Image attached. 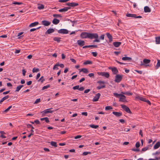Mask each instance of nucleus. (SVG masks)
<instances>
[{"instance_id": "09e8293b", "label": "nucleus", "mask_w": 160, "mask_h": 160, "mask_svg": "<svg viewBox=\"0 0 160 160\" xmlns=\"http://www.w3.org/2000/svg\"><path fill=\"white\" fill-rule=\"evenodd\" d=\"M91 152H84L82 153V155L84 156H86V155H87L88 154H91Z\"/></svg>"}, {"instance_id": "a211bd4d", "label": "nucleus", "mask_w": 160, "mask_h": 160, "mask_svg": "<svg viewBox=\"0 0 160 160\" xmlns=\"http://www.w3.org/2000/svg\"><path fill=\"white\" fill-rule=\"evenodd\" d=\"M121 44V42H115L113 43V44L115 47H118Z\"/></svg>"}, {"instance_id": "5fc2aeb1", "label": "nucleus", "mask_w": 160, "mask_h": 160, "mask_svg": "<svg viewBox=\"0 0 160 160\" xmlns=\"http://www.w3.org/2000/svg\"><path fill=\"white\" fill-rule=\"evenodd\" d=\"M140 146V143L139 142H137L135 144V146L137 148H139Z\"/></svg>"}, {"instance_id": "bf43d9fd", "label": "nucleus", "mask_w": 160, "mask_h": 160, "mask_svg": "<svg viewBox=\"0 0 160 160\" xmlns=\"http://www.w3.org/2000/svg\"><path fill=\"white\" fill-rule=\"evenodd\" d=\"M79 88V85H77L75 86H74L72 88L74 90H76L78 89V90Z\"/></svg>"}, {"instance_id": "39448f33", "label": "nucleus", "mask_w": 160, "mask_h": 160, "mask_svg": "<svg viewBox=\"0 0 160 160\" xmlns=\"http://www.w3.org/2000/svg\"><path fill=\"white\" fill-rule=\"evenodd\" d=\"M122 79V76L121 75L118 74L115 76V81L117 83L119 82Z\"/></svg>"}, {"instance_id": "6e6d98bb", "label": "nucleus", "mask_w": 160, "mask_h": 160, "mask_svg": "<svg viewBox=\"0 0 160 160\" xmlns=\"http://www.w3.org/2000/svg\"><path fill=\"white\" fill-rule=\"evenodd\" d=\"M58 63H57L55 65H54V66L53 67V69L54 70L56 69H58Z\"/></svg>"}, {"instance_id": "052dcab7", "label": "nucleus", "mask_w": 160, "mask_h": 160, "mask_svg": "<svg viewBox=\"0 0 160 160\" xmlns=\"http://www.w3.org/2000/svg\"><path fill=\"white\" fill-rule=\"evenodd\" d=\"M92 54L94 57H96L97 55V53L96 52H91Z\"/></svg>"}, {"instance_id": "ddd939ff", "label": "nucleus", "mask_w": 160, "mask_h": 160, "mask_svg": "<svg viewBox=\"0 0 160 160\" xmlns=\"http://www.w3.org/2000/svg\"><path fill=\"white\" fill-rule=\"evenodd\" d=\"M42 24L45 26H48L50 24L51 22L46 20H43L42 21Z\"/></svg>"}, {"instance_id": "4d7b16f0", "label": "nucleus", "mask_w": 160, "mask_h": 160, "mask_svg": "<svg viewBox=\"0 0 160 160\" xmlns=\"http://www.w3.org/2000/svg\"><path fill=\"white\" fill-rule=\"evenodd\" d=\"M132 151L135 152H139L140 150L138 148H132L131 149Z\"/></svg>"}, {"instance_id": "69168bd1", "label": "nucleus", "mask_w": 160, "mask_h": 160, "mask_svg": "<svg viewBox=\"0 0 160 160\" xmlns=\"http://www.w3.org/2000/svg\"><path fill=\"white\" fill-rule=\"evenodd\" d=\"M97 83L99 84H105V82L102 81H99L97 82Z\"/></svg>"}, {"instance_id": "f03ea898", "label": "nucleus", "mask_w": 160, "mask_h": 160, "mask_svg": "<svg viewBox=\"0 0 160 160\" xmlns=\"http://www.w3.org/2000/svg\"><path fill=\"white\" fill-rule=\"evenodd\" d=\"M113 95L114 96L118 98L119 97H120L119 98V101L121 102H127L126 99V96L122 94H118L117 93H114Z\"/></svg>"}, {"instance_id": "c85d7f7f", "label": "nucleus", "mask_w": 160, "mask_h": 160, "mask_svg": "<svg viewBox=\"0 0 160 160\" xmlns=\"http://www.w3.org/2000/svg\"><path fill=\"white\" fill-rule=\"evenodd\" d=\"M41 121L45 120L47 123H48L49 122L48 118L47 117H45L42 118H40Z\"/></svg>"}, {"instance_id": "0eeeda50", "label": "nucleus", "mask_w": 160, "mask_h": 160, "mask_svg": "<svg viewBox=\"0 0 160 160\" xmlns=\"http://www.w3.org/2000/svg\"><path fill=\"white\" fill-rule=\"evenodd\" d=\"M121 107L122 108H123L126 112L129 113H131L132 112L131 111L129 108L125 105H121Z\"/></svg>"}, {"instance_id": "9b49d317", "label": "nucleus", "mask_w": 160, "mask_h": 160, "mask_svg": "<svg viewBox=\"0 0 160 160\" xmlns=\"http://www.w3.org/2000/svg\"><path fill=\"white\" fill-rule=\"evenodd\" d=\"M78 3L74 2L71 3H66V5L69 6V7H74L78 6Z\"/></svg>"}, {"instance_id": "473e14b6", "label": "nucleus", "mask_w": 160, "mask_h": 160, "mask_svg": "<svg viewBox=\"0 0 160 160\" xmlns=\"http://www.w3.org/2000/svg\"><path fill=\"white\" fill-rule=\"evenodd\" d=\"M44 6L43 4H41L38 5V8L39 10L42 9L44 8Z\"/></svg>"}, {"instance_id": "9d476101", "label": "nucleus", "mask_w": 160, "mask_h": 160, "mask_svg": "<svg viewBox=\"0 0 160 160\" xmlns=\"http://www.w3.org/2000/svg\"><path fill=\"white\" fill-rule=\"evenodd\" d=\"M100 93H98L95 95V96L94 97L92 101L93 102L97 101L99 98H100Z\"/></svg>"}, {"instance_id": "c756f323", "label": "nucleus", "mask_w": 160, "mask_h": 160, "mask_svg": "<svg viewBox=\"0 0 160 160\" xmlns=\"http://www.w3.org/2000/svg\"><path fill=\"white\" fill-rule=\"evenodd\" d=\"M121 93L123 94H125V95H128V96H131L132 94V93L130 92H122Z\"/></svg>"}, {"instance_id": "774afa93", "label": "nucleus", "mask_w": 160, "mask_h": 160, "mask_svg": "<svg viewBox=\"0 0 160 160\" xmlns=\"http://www.w3.org/2000/svg\"><path fill=\"white\" fill-rule=\"evenodd\" d=\"M32 83V81H30L28 82H27V85H31Z\"/></svg>"}, {"instance_id": "4be33fe9", "label": "nucleus", "mask_w": 160, "mask_h": 160, "mask_svg": "<svg viewBox=\"0 0 160 160\" xmlns=\"http://www.w3.org/2000/svg\"><path fill=\"white\" fill-rule=\"evenodd\" d=\"M79 70L80 72H82L84 73H87L88 72V70L86 68L80 69H79Z\"/></svg>"}, {"instance_id": "393cba45", "label": "nucleus", "mask_w": 160, "mask_h": 160, "mask_svg": "<svg viewBox=\"0 0 160 160\" xmlns=\"http://www.w3.org/2000/svg\"><path fill=\"white\" fill-rule=\"evenodd\" d=\"M39 24V23L38 22H35L33 23H31L29 25V27H34L36 25H38Z\"/></svg>"}, {"instance_id": "603ef678", "label": "nucleus", "mask_w": 160, "mask_h": 160, "mask_svg": "<svg viewBox=\"0 0 160 160\" xmlns=\"http://www.w3.org/2000/svg\"><path fill=\"white\" fill-rule=\"evenodd\" d=\"M12 4H17V5H21L22 4V3L20 2H12Z\"/></svg>"}, {"instance_id": "20e7f679", "label": "nucleus", "mask_w": 160, "mask_h": 160, "mask_svg": "<svg viewBox=\"0 0 160 160\" xmlns=\"http://www.w3.org/2000/svg\"><path fill=\"white\" fill-rule=\"evenodd\" d=\"M126 16L128 17H132L134 18H141L142 17L141 16H137L136 14H132L127 13Z\"/></svg>"}, {"instance_id": "864d4df0", "label": "nucleus", "mask_w": 160, "mask_h": 160, "mask_svg": "<svg viewBox=\"0 0 160 160\" xmlns=\"http://www.w3.org/2000/svg\"><path fill=\"white\" fill-rule=\"evenodd\" d=\"M105 35L104 34L102 35L99 38V39L100 40V39L103 40L104 39Z\"/></svg>"}, {"instance_id": "13d9d810", "label": "nucleus", "mask_w": 160, "mask_h": 160, "mask_svg": "<svg viewBox=\"0 0 160 160\" xmlns=\"http://www.w3.org/2000/svg\"><path fill=\"white\" fill-rule=\"evenodd\" d=\"M40 28V27H38V28H32L30 30V32H33V31H34L38 29L39 28Z\"/></svg>"}, {"instance_id": "7ed1b4c3", "label": "nucleus", "mask_w": 160, "mask_h": 160, "mask_svg": "<svg viewBox=\"0 0 160 160\" xmlns=\"http://www.w3.org/2000/svg\"><path fill=\"white\" fill-rule=\"evenodd\" d=\"M89 32H82L80 34V37L82 39L89 38Z\"/></svg>"}, {"instance_id": "2eb2a0df", "label": "nucleus", "mask_w": 160, "mask_h": 160, "mask_svg": "<svg viewBox=\"0 0 160 160\" xmlns=\"http://www.w3.org/2000/svg\"><path fill=\"white\" fill-rule=\"evenodd\" d=\"M70 7H65L64 8H62L59 10L58 11L59 12H66L67 11L68 9H70Z\"/></svg>"}, {"instance_id": "8fccbe9b", "label": "nucleus", "mask_w": 160, "mask_h": 160, "mask_svg": "<svg viewBox=\"0 0 160 160\" xmlns=\"http://www.w3.org/2000/svg\"><path fill=\"white\" fill-rule=\"evenodd\" d=\"M12 106H9L7 109L4 110V112H7L12 108Z\"/></svg>"}, {"instance_id": "de8ad7c7", "label": "nucleus", "mask_w": 160, "mask_h": 160, "mask_svg": "<svg viewBox=\"0 0 160 160\" xmlns=\"http://www.w3.org/2000/svg\"><path fill=\"white\" fill-rule=\"evenodd\" d=\"M112 108L110 106H107L105 107V109L106 110H108L112 109Z\"/></svg>"}, {"instance_id": "37998d69", "label": "nucleus", "mask_w": 160, "mask_h": 160, "mask_svg": "<svg viewBox=\"0 0 160 160\" xmlns=\"http://www.w3.org/2000/svg\"><path fill=\"white\" fill-rule=\"evenodd\" d=\"M39 71V69L38 68H34L32 70L33 72H38Z\"/></svg>"}, {"instance_id": "2f4dec72", "label": "nucleus", "mask_w": 160, "mask_h": 160, "mask_svg": "<svg viewBox=\"0 0 160 160\" xmlns=\"http://www.w3.org/2000/svg\"><path fill=\"white\" fill-rule=\"evenodd\" d=\"M156 42L157 44H159L160 43V37H156Z\"/></svg>"}, {"instance_id": "a878e982", "label": "nucleus", "mask_w": 160, "mask_h": 160, "mask_svg": "<svg viewBox=\"0 0 160 160\" xmlns=\"http://www.w3.org/2000/svg\"><path fill=\"white\" fill-rule=\"evenodd\" d=\"M122 60L124 61H130L132 60V58L129 57H123L122 58Z\"/></svg>"}, {"instance_id": "f8f14e48", "label": "nucleus", "mask_w": 160, "mask_h": 160, "mask_svg": "<svg viewBox=\"0 0 160 160\" xmlns=\"http://www.w3.org/2000/svg\"><path fill=\"white\" fill-rule=\"evenodd\" d=\"M109 69L112 70V71L114 74H116L118 73V70L116 67H113V68L110 67L109 68Z\"/></svg>"}, {"instance_id": "f257e3e1", "label": "nucleus", "mask_w": 160, "mask_h": 160, "mask_svg": "<svg viewBox=\"0 0 160 160\" xmlns=\"http://www.w3.org/2000/svg\"><path fill=\"white\" fill-rule=\"evenodd\" d=\"M90 39H95L93 40L94 42H100V40L99 39V36L97 33H89V38Z\"/></svg>"}, {"instance_id": "49530a36", "label": "nucleus", "mask_w": 160, "mask_h": 160, "mask_svg": "<svg viewBox=\"0 0 160 160\" xmlns=\"http://www.w3.org/2000/svg\"><path fill=\"white\" fill-rule=\"evenodd\" d=\"M148 147H144L143 148H142V150H141V152H145L146 151V150H148Z\"/></svg>"}, {"instance_id": "e433bc0d", "label": "nucleus", "mask_w": 160, "mask_h": 160, "mask_svg": "<svg viewBox=\"0 0 160 160\" xmlns=\"http://www.w3.org/2000/svg\"><path fill=\"white\" fill-rule=\"evenodd\" d=\"M92 63V62L91 61L89 60H87L85 62L83 63V64L84 65H87V64H91Z\"/></svg>"}, {"instance_id": "3c124183", "label": "nucleus", "mask_w": 160, "mask_h": 160, "mask_svg": "<svg viewBox=\"0 0 160 160\" xmlns=\"http://www.w3.org/2000/svg\"><path fill=\"white\" fill-rule=\"evenodd\" d=\"M41 101L40 98H38L36 99L35 102H34V104H37L39 102H40Z\"/></svg>"}, {"instance_id": "5701e85b", "label": "nucleus", "mask_w": 160, "mask_h": 160, "mask_svg": "<svg viewBox=\"0 0 160 160\" xmlns=\"http://www.w3.org/2000/svg\"><path fill=\"white\" fill-rule=\"evenodd\" d=\"M9 97V96L8 95L3 97L0 101V104H1L3 101L7 99Z\"/></svg>"}, {"instance_id": "79ce46f5", "label": "nucleus", "mask_w": 160, "mask_h": 160, "mask_svg": "<svg viewBox=\"0 0 160 160\" xmlns=\"http://www.w3.org/2000/svg\"><path fill=\"white\" fill-rule=\"evenodd\" d=\"M105 87V85H102L101 86H98L97 87V89L99 90L101 89V88H104Z\"/></svg>"}, {"instance_id": "4c0bfd02", "label": "nucleus", "mask_w": 160, "mask_h": 160, "mask_svg": "<svg viewBox=\"0 0 160 160\" xmlns=\"http://www.w3.org/2000/svg\"><path fill=\"white\" fill-rule=\"evenodd\" d=\"M53 16L55 18H62V16L61 14H53Z\"/></svg>"}, {"instance_id": "b1692460", "label": "nucleus", "mask_w": 160, "mask_h": 160, "mask_svg": "<svg viewBox=\"0 0 160 160\" xmlns=\"http://www.w3.org/2000/svg\"><path fill=\"white\" fill-rule=\"evenodd\" d=\"M144 11L145 12H151V10L148 6H145L144 8Z\"/></svg>"}, {"instance_id": "f704fd0d", "label": "nucleus", "mask_w": 160, "mask_h": 160, "mask_svg": "<svg viewBox=\"0 0 160 160\" xmlns=\"http://www.w3.org/2000/svg\"><path fill=\"white\" fill-rule=\"evenodd\" d=\"M45 80L43 76H42L38 80V82H41L42 83Z\"/></svg>"}, {"instance_id": "bb28decb", "label": "nucleus", "mask_w": 160, "mask_h": 160, "mask_svg": "<svg viewBox=\"0 0 160 160\" xmlns=\"http://www.w3.org/2000/svg\"><path fill=\"white\" fill-rule=\"evenodd\" d=\"M23 85H20L17 86L16 88L15 92H18L21 89V88L23 87Z\"/></svg>"}, {"instance_id": "338daca9", "label": "nucleus", "mask_w": 160, "mask_h": 160, "mask_svg": "<svg viewBox=\"0 0 160 160\" xmlns=\"http://www.w3.org/2000/svg\"><path fill=\"white\" fill-rule=\"evenodd\" d=\"M134 71L140 74H142V71H139L138 70H135Z\"/></svg>"}, {"instance_id": "58836bf2", "label": "nucleus", "mask_w": 160, "mask_h": 160, "mask_svg": "<svg viewBox=\"0 0 160 160\" xmlns=\"http://www.w3.org/2000/svg\"><path fill=\"white\" fill-rule=\"evenodd\" d=\"M137 98L140 100L145 102V101L146 100V99L142 97L138 96V97H137Z\"/></svg>"}, {"instance_id": "aec40b11", "label": "nucleus", "mask_w": 160, "mask_h": 160, "mask_svg": "<svg viewBox=\"0 0 160 160\" xmlns=\"http://www.w3.org/2000/svg\"><path fill=\"white\" fill-rule=\"evenodd\" d=\"M59 20L56 18H54L52 21V23L55 25L58 24L59 23Z\"/></svg>"}, {"instance_id": "a18cd8bd", "label": "nucleus", "mask_w": 160, "mask_h": 160, "mask_svg": "<svg viewBox=\"0 0 160 160\" xmlns=\"http://www.w3.org/2000/svg\"><path fill=\"white\" fill-rule=\"evenodd\" d=\"M104 76H105V77L108 78L109 77V74L108 72H104Z\"/></svg>"}, {"instance_id": "c03bdc74", "label": "nucleus", "mask_w": 160, "mask_h": 160, "mask_svg": "<svg viewBox=\"0 0 160 160\" xmlns=\"http://www.w3.org/2000/svg\"><path fill=\"white\" fill-rule=\"evenodd\" d=\"M106 35L107 37L109 39H110V38H112V36L109 33H106Z\"/></svg>"}, {"instance_id": "7c9ffc66", "label": "nucleus", "mask_w": 160, "mask_h": 160, "mask_svg": "<svg viewBox=\"0 0 160 160\" xmlns=\"http://www.w3.org/2000/svg\"><path fill=\"white\" fill-rule=\"evenodd\" d=\"M51 145L55 147H57V142L53 141H51L50 142Z\"/></svg>"}, {"instance_id": "cd10ccee", "label": "nucleus", "mask_w": 160, "mask_h": 160, "mask_svg": "<svg viewBox=\"0 0 160 160\" xmlns=\"http://www.w3.org/2000/svg\"><path fill=\"white\" fill-rule=\"evenodd\" d=\"M61 38L60 37H54L53 38V40L57 41L58 42H59Z\"/></svg>"}, {"instance_id": "680f3d73", "label": "nucleus", "mask_w": 160, "mask_h": 160, "mask_svg": "<svg viewBox=\"0 0 160 160\" xmlns=\"http://www.w3.org/2000/svg\"><path fill=\"white\" fill-rule=\"evenodd\" d=\"M115 61L117 62L118 63L120 64H121V65H122V64H124V65H125L126 64V63H123V62H120L119 61H118L117 60H115Z\"/></svg>"}, {"instance_id": "1a4fd4ad", "label": "nucleus", "mask_w": 160, "mask_h": 160, "mask_svg": "<svg viewBox=\"0 0 160 160\" xmlns=\"http://www.w3.org/2000/svg\"><path fill=\"white\" fill-rule=\"evenodd\" d=\"M51 109V108H49L45 109L44 111H43L41 113H42L43 114H44L49 113H52L53 112V111L51 110H50Z\"/></svg>"}, {"instance_id": "f3484780", "label": "nucleus", "mask_w": 160, "mask_h": 160, "mask_svg": "<svg viewBox=\"0 0 160 160\" xmlns=\"http://www.w3.org/2000/svg\"><path fill=\"white\" fill-rule=\"evenodd\" d=\"M112 113L117 117H120L122 115V113L121 112H118L114 111Z\"/></svg>"}, {"instance_id": "6e6552de", "label": "nucleus", "mask_w": 160, "mask_h": 160, "mask_svg": "<svg viewBox=\"0 0 160 160\" xmlns=\"http://www.w3.org/2000/svg\"><path fill=\"white\" fill-rule=\"evenodd\" d=\"M26 125L28 128L30 127L32 129L31 130V131L32 132L28 136V138H30L31 135L33 134L32 132H34V131L33 129H34V128L31 124H27Z\"/></svg>"}, {"instance_id": "423d86ee", "label": "nucleus", "mask_w": 160, "mask_h": 160, "mask_svg": "<svg viewBox=\"0 0 160 160\" xmlns=\"http://www.w3.org/2000/svg\"><path fill=\"white\" fill-rule=\"evenodd\" d=\"M58 32L59 33L62 34H67L68 33L69 31L65 29H61L58 31Z\"/></svg>"}, {"instance_id": "a19ab883", "label": "nucleus", "mask_w": 160, "mask_h": 160, "mask_svg": "<svg viewBox=\"0 0 160 160\" xmlns=\"http://www.w3.org/2000/svg\"><path fill=\"white\" fill-rule=\"evenodd\" d=\"M50 85L49 84H48L47 86H43L42 88V90H45V89H46L48 88H50Z\"/></svg>"}, {"instance_id": "ea45409f", "label": "nucleus", "mask_w": 160, "mask_h": 160, "mask_svg": "<svg viewBox=\"0 0 160 160\" xmlns=\"http://www.w3.org/2000/svg\"><path fill=\"white\" fill-rule=\"evenodd\" d=\"M89 127L93 128H97L99 126L98 125H94V124H91L89 125Z\"/></svg>"}, {"instance_id": "e2e57ef3", "label": "nucleus", "mask_w": 160, "mask_h": 160, "mask_svg": "<svg viewBox=\"0 0 160 160\" xmlns=\"http://www.w3.org/2000/svg\"><path fill=\"white\" fill-rule=\"evenodd\" d=\"M58 66H60L61 68H63L64 67V65L63 64L61 63L59 64V63H58Z\"/></svg>"}, {"instance_id": "6ab92c4d", "label": "nucleus", "mask_w": 160, "mask_h": 160, "mask_svg": "<svg viewBox=\"0 0 160 160\" xmlns=\"http://www.w3.org/2000/svg\"><path fill=\"white\" fill-rule=\"evenodd\" d=\"M54 31V29L53 28H49L46 32V34H50L52 33Z\"/></svg>"}, {"instance_id": "4468645a", "label": "nucleus", "mask_w": 160, "mask_h": 160, "mask_svg": "<svg viewBox=\"0 0 160 160\" xmlns=\"http://www.w3.org/2000/svg\"><path fill=\"white\" fill-rule=\"evenodd\" d=\"M78 44L80 46H82L85 44L84 41L82 40H78L77 41Z\"/></svg>"}, {"instance_id": "412c9836", "label": "nucleus", "mask_w": 160, "mask_h": 160, "mask_svg": "<svg viewBox=\"0 0 160 160\" xmlns=\"http://www.w3.org/2000/svg\"><path fill=\"white\" fill-rule=\"evenodd\" d=\"M160 147V142H157L153 147L154 149H157Z\"/></svg>"}, {"instance_id": "72a5a7b5", "label": "nucleus", "mask_w": 160, "mask_h": 160, "mask_svg": "<svg viewBox=\"0 0 160 160\" xmlns=\"http://www.w3.org/2000/svg\"><path fill=\"white\" fill-rule=\"evenodd\" d=\"M150 62V60L147 59H144L143 60V62L145 64H148Z\"/></svg>"}, {"instance_id": "0e129e2a", "label": "nucleus", "mask_w": 160, "mask_h": 160, "mask_svg": "<svg viewBox=\"0 0 160 160\" xmlns=\"http://www.w3.org/2000/svg\"><path fill=\"white\" fill-rule=\"evenodd\" d=\"M34 123H35L36 124H40V122L38 120H36L34 121Z\"/></svg>"}, {"instance_id": "dca6fc26", "label": "nucleus", "mask_w": 160, "mask_h": 160, "mask_svg": "<svg viewBox=\"0 0 160 160\" xmlns=\"http://www.w3.org/2000/svg\"><path fill=\"white\" fill-rule=\"evenodd\" d=\"M97 47H98V46L96 45H92L85 46L83 47L82 48H97Z\"/></svg>"}, {"instance_id": "c9c22d12", "label": "nucleus", "mask_w": 160, "mask_h": 160, "mask_svg": "<svg viewBox=\"0 0 160 160\" xmlns=\"http://www.w3.org/2000/svg\"><path fill=\"white\" fill-rule=\"evenodd\" d=\"M157 63L155 67L156 69H157L160 67V60H158Z\"/></svg>"}]
</instances>
